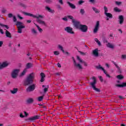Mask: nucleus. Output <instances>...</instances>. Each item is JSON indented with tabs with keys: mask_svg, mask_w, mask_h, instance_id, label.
<instances>
[{
	"mask_svg": "<svg viewBox=\"0 0 126 126\" xmlns=\"http://www.w3.org/2000/svg\"><path fill=\"white\" fill-rule=\"evenodd\" d=\"M0 26H1V27H5L6 28V29H9V27H8V26L6 25H4L3 24L0 23Z\"/></svg>",
	"mask_w": 126,
	"mask_h": 126,
	"instance_id": "32",
	"label": "nucleus"
},
{
	"mask_svg": "<svg viewBox=\"0 0 126 126\" xmlns=\"http://www.w3.org/2000/svg\"><path fill=\"white\" fill-rule=\"evenodd\" d=\"M34 78H35V73L32 72L30 73L25 80L24 85L25 86H29V85L33 84Z\"/></svg>",
	"mask_w": 126,
	"mask_h": 126,
	"instance_id": "2",
	"label": "nucleus"
},
{
	"mask_svg": "<svg viewBox=\"0 0 126 126\" xmlns=\"http://www.w3.org/2000/svg\"><path fill=\"white\" fill-rule=\"evenodd\" d=\"M13 20L14 22H16V21H17V19H16V17H15V16H13Z\"/></svg>",
	"mask_w": 126,
	"mask_h": 126,
	"instance_id": "51",
	"label": "nucleus"
},
{
	"mask_svg": "<svg viewBox=\"0 0 126 126\" xmlns=\"http://www.w3.org/2000/svg\"><path fill=\"white\" fill-rule=\"evenodd\" d=\"M82 63H84V65L85 66H87L88 65V64H87V63L85 62H83Z\"/></svg>",
	"mask_w": 126,
	"mask_h": 126,
	"instance_id": "57",
	"label": "nucleus"
},
{
	"mask_svg": "<svg viewBox=\"0 0 126 126\" xmlns=\"http://www.w3.org/2000/svg\"><path fill=\"white\" fill-rule=\"evenodd\" d=\"M82 3H84V1H83L82 0L79 1V2H78L79 4H82Z\"/></svg>",
	"mask_w": 126,
	"mask_h": 126,
	"instance_id": "52",
	"label": "nucleus"
},
{
	"mask_svg": "<svg viewBox=\"0 0 126 126\" xmlns=\"http://www.w3.org/2000/svg\"><path fill=\"white\" fill-rule=\"evenodd\" d=\"M0 32L1 33V34H2V35H3V34H4V32H3V30L1 29L0 27Z\"/></svg>",
	"mask_w": 126,
	"mask_h": 126,
	"instance_id": "54",
	"label": "nucleus"
},
{
	"mask_svg": "<svg viewBox=\"0 0 126 126\" xmlns=\"http://www.w3.org/2000/svg\"><path fill=\"white\" fill-rule=\"evenodd\" d=\"M45 9L48 11V12H50L51 13H55V10L51 9L49 6H46Z\"/></svg>",
	"mask_w": 126,
	"mask_h": 126,
	"instance_id": "20",
	"label": "nucleus"
},
{
	"mask_svg": "<svg viewBox=\"0 0 126 126\" xmlns=\"http://www.w3.org/2000/svg\"><path fill=\"white\" fill-rule=\"evenodd\" d=\"M99 50L98 48H96L93 51V55L94 57H99Z\"/></svg>",
	"mask_w": 126,
	"mask_h": 126,
	"instance_id": "13",
	"label": "nucleus"
},
{
	"mask_svg": "<svg viewBox=\"0 0 126 126\" xmlns=\"http://www.w3.org/2000/svg\"><path fill=\"white\" fill-rule=\"evenodd\" d=\"M38 119H40V116L38 115H36L32 118H29V120L30 121H35L36 120H38Z\"/></svg>",
	"mask_w": 126,
	"mask_h": 126,
	"instance_id": "19",
	"label": "nucleus"
},
{
	"mask_svg": "<svg viewBox=\"0 0 126 126\" xmlns=\"http://www.w3.org/2000/svg\"><path fill=\"white\" fill-rule=\"evenodd\" d=\"M113 64H114L115 66L117 68L118 71L119 73H122V69H121V67L118 65V64L114 61H112L111 62Z\"/></svg>",
	"mask_w": 126,
	"mask_h": 126,
	"instance_id": "12",
	"label": "nucleus"
},
{
	"mask_svg": "<svg viewBox=\"0 0 126 126\" xmlns=\"http://www.w3.org/2000/svg\"><path fill=\"white\" fill-rule=\"evenodd\" d=\"M99 27H100V22L97 21L96 23L94 29V33H97V32H98V30H99Z\"/></svg>",
	"mask_w": 126,
	"mask_h": 126,
	"instance_id": "11",
	"label": "nucleus"
},
{
	"mask_svg": "<svg viewBox=\"0 0 126 126\" xmlns=\"http://www.w3.org/2000/svg\"><path fill=\"white\" fill-rule=\"evenodd\" d=\"M40 82H44L45 81V78L46 77V75L43 72L40 73Z\"/></svg>",
	"mask_w": 126,
	"mask_h": 126,
	"instance_id": "15",
	"label": "nucleus"
},
{
	"mask_svg": "<svg viewBox=\"0 0 126 126\" xmlns=\"http://www.w3.org/2000/svg\"><path fill=\"white\" fill-rule=\"evenodd\" d=\"M5 35L8 38H11V33L7 30H6Z\"/></svg>",
	"mask_w": 126,
	"mask_h": 126,
	"instance_id": "24",
	"label": "nucleus"
},
{
	"mask_svg": "<svg viewBox=\"0 0 126 126\" xmlns=\"http://www.w3.org/2000/svg\"><path fill=\"white\" fill-rule=\"evenodd\" d=\"M104 14L108 18H113V15L111 13H106Z\"/></svg>",
	"mask_w": 126,
	"mask_h": 126,
	"instance_id": "25",
	"label": "nucleus"
},
{
	"mask_svg": "<svg viewBox=\"0 0 126 126\" xmlns=\"http://www.w3.org/2000/svg\"><path fill=\"white\" fill-rule=\"evenodd\" d=\"M46 2L47 3H52L53 0H45Z\"/></svg>",
	"mask_w": 126,
	"mask_h": 126,
	"instance_id": "47",
	"label": "nucleus"
},
{
	"mask_svg": "<svg viewBox=\"0 0 126 126\" xmlns=\"http://www.w3.org/2000/svg\"><path fill=\"white\" fill-rule=\"evenodd\" d=\"M98 78H99V80L101 81V82H102L103 79L102 77V76H98Z\"/></svg>",
	"mask_w": 126,
	"mask_h": 126,
	"instance_id": "50",
	"label": "nucleus"
},
{
	"mask_svg": "<svg viewBox=\"0 0 126 126\" xmlns=\"http://www.w3.org/2000/svg\"><path fill=\"white\" fill-rule=\"evenodd\" d=\"M83 33H86L88 31V27L86 25H81L80 29H79Z\"/></svg>",
	"mask_w": 126,
	"mask_h": 126,
	"instance_id": "7",
	"label": "nucleus"
},
{
	"mask_svg": "<svg viewBox=\"0 0 126 126\" xmlns=\"http://www.w3.org/2000/svg\"><path fill=\"white\" fill-rule=\"evenodd\" d=\"M72 59L73 60V64L76 68L79 69V70H81V69H83V67H82V65H81L80 63H76L75 59H74V57H72Z\"/></svg>",
	"mask_w": 126,
	"mask_h": 126,
	"instance_id": "5",
	"label": "nucleus"
},
{
	"mask_svg": "<svg viewBox=\"0 0 126 126\" xmlns=\"http://www.w3.org/2000/svg\"><path fill=\"white\" fill-rule=\"evenodd\" d=\"M43 99H44V96H40L38 97L37 100L38 102H41V101H43Z\"/></svg>",
	"mask_w": 126,
	"mask_h": 126,
	"instance_id": "35",
	"label": "nucleus"
},
{
	"mask_svg": "<svg viewBox=\"0 0 126 126\" xmlns=\"http://www.w3.org/2000/svg\"><path fill=\"white\" fill-rule=\"evenodd\" d=\"M17 17H18V18H19V19H21V20L23 19V17L20 16V15H19V14H18V15H17Z\"/></svg>",
	"mask_w": 126,
	"mask_h": 126,
	"instance_id": "58",
	"label": "nucleus"
},
{
	"mask_svg": "<svg viewBox=\"0 0 126 126\" xmlns=\"http://www.w3.org/2000/svg\"><path fill=\"white\" fill-rule=\"evenodd\" d=\"M102 40H103V43H108V40H107V39L105 37H103L102 38Z\"/></svg>",
	"mask_w": 126,
	"mask_h": 126,
	"instance_id": "46",
	"label": "nucleus"
},
{
	"mask_svg": "<svg viewBox=\"0 0 126 126\" xmlns=\"http://www.w3.org/2000/svg\"><path fill=\"white\" fill-rule=\"evenodd\" d=\"M27 104H33L34 103V99L32 98H29L26 100Z\"/></svg>",
	"mask_w": 126,
	"mask_h": 126,
	"instance_id": "16",
	"label": "nucleus"
},
{
	"mask_svg": "<svg viewBox=\"0 0 126 126\" xmlns=\"http://www.w3.org/2000/svg\"><path fill=\"white\" fill-rule=\"evenodd\" d=\"M107 47H108V48H110V49H114V45L110 43H108L107 44Z\"/></svg>",
	"mask_w": 126,
	"mask_h": 126,
	"instance_id": "31",
	"label": "nucleus"
},
{
	"mask_svg": "<svg viewBox=\"0 0 126 126\" xmlns=\"http://www.w3.org/2000/svg\"><path fill=\"white\" fill-rule=\"evenodd\" d=\"M91 79L93 80V82H91L90 83V85H91L93 90H94V91H96V92H100V89L96 88V86H95V84H96L97 82V81L96 80V78L93 76L91 78Z\"/></svg>",
	"mask_w": 126,
	"mask_h": 126,
	"instance_id": "3",
	"label": "nucleus"
},
{
	"mask_svg": "<svg viewBox=\"0 0 126 126\" xmlns=\"http://www.w3.org/2000/svg\"><path fill=\"white\" fill-rule=\"evenodd\" d=\"M27 72V68H25L21 74L20 75V76H23L25 75V73Z\"/></svg>",
	"mask_w": 126,
	"mask_h": 126,
	"instance_id": "29",
	"label": "nucleus"
},
{
	"mask_svg": "<svg viewBox=\"0 0 126 126\" xmlns=\"http://www.w3.org/2000/svg\"><path fill=\"white\" fill-rule=\"evenodd\" d=\"M1 64L2 68H4V67H6V66L9 64V63H7V62H3Z\"/></svg>",
	"mask_w": 126,
	"mask_h": 126,
	"instance_id": "21",
	"label": "nucleus"
},
{
	"mask_svg": "<svg viewBox=\"0 0 126 126\" xmlns=\"http://www.w3.org/2000/svg\"><path fill=\"white\" fill-rule=\"evenodd\" d=\"M59 2L61 4H63V0H59Z\"/></svg>",
	"mask_w": 126,
	"mask_h": 126,
	"instance_id": "60",
	"label": "nucleus"
},
{
	"mask_svg": "<svg viewBox=\"0 0 126 126\" xmlns=\"http://www.w3.org/2000/svg\"><path fill=\"white\" fill-rule=\"evenodd\" d=\"M115 3L116 4H117V5H120L122 4V2H121V1H117L115 2Z\"/></svg>",
	"mask_w": 126,
	"mask_h": 126,
	"instance_id": "49",
	"label": "nucleus"
},
{
	"mask_svg": "<svg viewBox=\"0 0 126 126\" xmlns=\"http://www.w3.org/2000/svg\"><path fill=\"white\" fill-rule=\"evenodd\" d=\"M118 19H119V24H120V25H123L124 21V16L119 15Z\"/></svg>",
	"mask_w": 126,
	"mask_h": 126,
	"instance_id": "14",
	"label": "nucleus"
},
{
	"mask_svg": "<svg viewBox=\"0 0 126 126\" xmlns=\"http://www.w3.org/2000/svg\"><path fill=\"white\" fill-rule=\"evenodd\" d=\"M19 5L21 6V7H23V8H24V9H26L27 8V6L26 5V4H25L23 3H20L19 4Z\"/></svg>",
	"mask_w": 126,
	"mask_h": 126,
	"instance_id": "28",
	"label": "nucleus"
},
{
	"mask_svg": "<svg viewBox=\"0 0 126 126\" xmlns=\"http://www.w3.org/2000/svg\"><path fill=\"white\" fill-rule=\"evenodd\" d=\"M121 59H122L123 60H126V54H123L121 55Z\"/></svg>",
	"mask_w": 126,
	"mask_h": 126,
	"instance_id": "39",
	"label": "nucleus"
},
{
	"mask_svg": "<svg viewBox=\"0 0 126 126\" xmlns=\"http://www.w3.org/2000/svg\"><path fill=\"white\" fill-rule=\"evenodd\" d=\"M64 31L69 33V34H74V32H73V29L70 27H66L64 28Z\"/></svg>",
	"mask_w": 126,
	"mask_h": 126,
	"instance_id": "10",
	"label": "nucleus"
},
{
	"mask_svg": "<svg viewBox=\"0 0 126 126\" xmlns=\"http://www.w3.org/2000/svg\"><path fill=\"white\" fill-rule=\"evenodd\" d=\"M14 16H13V14L12 13H9L8 14V17L9 18H11V17H13Z\"/></svg>",
	"mask_w": 126,
	"mask_h": 126,
	"instance_id": "44",
	"label": "nucleus"
},
{
	"mask_svg": "<svg viewBox=\"0 0 126 126\" xmlns=\"http://www.w3.org/2000/svg\"><path fill=\"white\" fill-rule=\"evenodd\" d=\"M58 48L63 52V53H64V50H63V46H62L61 45H59Z\"/></svg>",
	"mask_w": 126,
	"mask_h": 126,
	"instance_id": "38",
	"label": "nucleus"
},
{
	"mask_svg": "<svg viewBox=\"0 0 126 126\" xmlns=\"http://www.w3.org/2000/svg\"><path fill=\"white\" fill-rule=\"evenodd\" d=\"M24 114H25V116L26 117H27V116L29 115V114L28 113H27V112L26 111H24Z\"/></svg>",
	"mask_w": 126,
	"mask_h": 126,
	"instance_id": "62",
	"label": "nucleus"
},
{
	"mask_svg": "<svg viewBox=\"0 0 126 126\" xmlns=\"http://www.w3.org/2000/svg\"><path fill=\"white\" fill-rule=\"evenodd\" d=\"M104 14H106V13H108V8L105 6L104 7Z\"/></svg>",
	"mask_w": 126,
	"mask_h": 126,
	"instance_id": "41",
	"label": "nucleus"
},
{
	"mask_svg": "<svg viewBox=\"0 0 126 126\" xmlns=\"http://www.w3.org/2000/svg\"><path fill=\"white\" fill-rule=\"evenodd\" d=\"M32 34H37V31L34 28L32 29Z\"/></svg>",
	"mask_w": 126,
	"mask_h": 126,
	"instance_id": "43",
	"label": "nucleus"
},
{
	"mask_svg": "<svg viewBox=\"0 0 126 126\" xmlns=\"http://www.w3.org/2000/svg\"><path fill=\"white\" fill-rule=\"evenodd\" d=\"M19 69H14L11 74V77L13 79H15L16 78V77H17V76H18V74L19 73Z\"/></svg>",
	"mask_w": 126,
	"mask_h": 126,
	"instance_id": "6",
	"label": "nucleus"
},
{
	"mask_svg": "<svg viewBox=\"0 0 126 126\" xmlns=\"http://www.w3.org/2000/svg\"><path fill=\"white\" fill-rule=\"evenodd\" d=\"M36 26L39 31V32H40V33H42V32H43V29H42L41 28H40V27H39V26L36 25Z\"/></svg>",
	"mask_w": 126,
	"mask_h": 126,
	"instance_id": "34",
	"label": "nucleus"
},
{
	"mask_svg": "<svg viewBox=\"0 0 126 126\" xmlns=\"http://www.w3.org/2000/svg\"><path fill=\"white\" fill-rule=\"evenodd\" d=\"M77 60L78 61H79V63H83L84 61H82V60L81 59V58H80V57L79 56H77Z\"/></svg>",
	"mask_w": 126,
	"mask_h": 126,
	"instance_id": "33",
	"label": "nucleus"
},
{
	"mask_svg": "<svg viewBox=\"0 0 126 126\" xmlns=\"http://www.w3.org/2000/svg\"><path fill=\"white\" fill-rule=\"evenodd\" d=\"M20 118H24V115H23V114L22 113H21L20 114Z\"/></svg>",
	"mask_w": 126,
	"mask_h": 126,
	"instance_id": "63",
	"label": "nucleus"
},
{
	"mask_svg": "<svg viewBox=\"0 0 126 126\" xmlns=\"http://www.w3.org/2000/svg\"><path fill=\"white\" fill-rule=\"evenodd\" d=\"M102 71H103L104 74H107V71H106V70H105V69H103V70H102Z\"/></svg>",
	"mask_w": 126,
	"mask_h": 126,
	"instance_id": "64",
	"label": "nucleus"
},
{
	"mask_svg": "<svg viewBox=\"0 0 126 126\" xmlns=\"http://www.w3.org/2000/svg\"><path fill=\"white\" fill-rule=\"evenodd\" d=\"M116 87H120L124 88V87H126V82H123L122 84H116L115 85Z\"/></svg>",
	"mask_w": 126,
	"mask_h": 126,
	"instance_id": "18",
	"label": "nucleus"
},
{
	"mask_svg": "<svg viewBox=\"0 0 126 126\" xmlns=\"http://www.w3.org/2000/svg\"><path fill=\"white\" fill-rule=\"evenodd\" d=\"M18 28V33L21 34L22 33V29L25 28V26H23V23L17 21L16 24Z\"/></svg>",
	"mask_w": 126,
	"mask_h": 126,
	"instance_id": "4",
	"label": "nucleus"
},
{
	"mask_svg": "<svg viewBox=\"0 0 126 126\" xmlns=\"http://www.w3.org/2000/svg\"><path fill=\"white\" fill-rule=\"evenodd\" d=\"M117 78L119 79V80H122V79H124V77L122 74H120L117 76Z\"/></svg>",
	"mask_w": 126,
	"mask_h": 126,
	"instance_id": "26",
	"label": "nucleus"
},
{
	"mask_svg": "<svg viewBox=\"0 0 126 126\" xmlns=\"http://www.w3.org/2000/svg\"><path fill=\"white\" fill-rule=\"evenodd\" d=\"M23 13L25 14V15H27V16H32L33 18H36L37 22L40 24L41 25H43L44 26H47V24H46V22L44 21H42V20L40 19V18H43V16L41 15H39L38 16H37L33 14H31L30 13H27L25 12H23Z\"/></svg>",
	"mask_w": 126,
	"mask_h": 126,
	"instance_id": "1",
	"label": "nucleus"
},
{
	"mask_svg": "<svg viewBox=\"0 0 126 126\" xmlns=\"http://www.w3.org/2000/svg\"><path fill=\"white\" fill-rule=\"evenodd\" d=\"M54 54L56 56H58L60 54V52H59V51H54Z\"/></svg>",
	"mask_w": 126,
	"mask_h": 126,
	"instance_id": "48",
	"label": "nucleus"
},
{
	"mask_svg": "<svg viewBox=\"0 0 126 126\" xmlns=\"http://www.w3.org/2000/svg\"><path fill=\"white\" fill-rule=\"evenodd\" d=\"M93 10L94 11L95 13H100V10L96 8L93 7Z\"/></svg>",
	"mask_w": 126,
	"mask_h": 126,
	"instance_id": "30",
	"label": "nucleus"
},
{
	"mask_svg": "<svg viewBox=\"0 0 126 126\" xmlns=\"http://www.w3.org/2000/svg\"><path fill=\"white\" fill-rule=\"evenodd\" d=\"M36 87V85L32 84L29 85V87L26 89L27 92H32V91H34L35 90V88Z\"/></svg>",
	"mask_w": 126,
	"mask_h": 126,
	"instance_id": "8",
	"label": "nucleus"
},
{
	"mask_svg": "<svg viewBox=\"0 0 126 126\" xmlns=\"http://www.w3.org/2000/svg\"><path fill=\"white\" fill-rule=\"evenodd\" d=\"M80 13H81L82 15H84V13H85V10L84 9H81L80 10Z\"/></svg>",
	"mask_w": 126,
	"mask_h": 126,
	"instance_id": "37",
	"label": "nucleus"
},
{
	"mask_svg": "<svg viewBox=\"0 0 126 126\" xmlns=\"http://www.w3.org/2000/svg\"><path fill=\"white\" fill-rule=\"evenodd\" d=\"M17 91H18V89L14 88L13 90L10 91V92L12 94H16V93H17Z\"/></svg>",
	"mask_w": 126,
	"mask_h": 126,
	"instance_id": "23",
	"label": "nucleus"
},
{
	"mask_svg": "<svg viewBox=\"0 0 126 126\" xmlns=\"http://www.w3.org/2000/svg\"><path fill=\"white\" fill-rule=\"evenodd\" d=\"M62 19L64 21H67V17H64V18H63Z\"/></svg>",
	"mask_w": 126,
	"mask_h": 126,
	"instance_id": "56",
	"label": "nucleus"
},
{
	"mask_svg": "<svg viewBox=\"0 0 126 126\" xmlns=\"http://www.w3.org/2000/svg\"><path fill=\"white\" fill-rule=\"evenodd\" d=\"M67 18H69V19H71V20H72V22H73V20H75L73 18V16H70V15H68V16H67Z\"/></svg>",
	"mask_w": 126,
	"mask_h": 126,
	"instance_id": "36",
	"label": "nucleus"
},
{
	"mask_svg": "<svg viewBox=\"0 0 126 126\" xmlns=\"http://www.w3.org/2000/svg\"><path fill=\"white\" fill-rule=\"evenodd\" d=\"M89 2L93 3V4H95L96 3V0H89Z\"/></svg>",
	"mask_w": 126,
	"mask_h": 126,
	"instance_id": "42",
	"label": "nucleus"
},
{
	"mask_svg": "<svg viewBox=\"0 0 126 126\" xmlns=\"http://www.w3.org/2000/svg\"><path fill=\"white\" fill-rule=\"evenodd\" d=\"M67 3L69 7H70V8H72V9H75L76 8V6H75L74 4L70 3L69 1H67Z\"/></svg>",
	"mask_w": 126,
	"mask_h": 126,
	"instance_id": "17",
	"label": "nucleus"
},
{
	"mask_svg": "<svg viewBox=\"0 0 126 126\" xmlns=\"http://www.w3.org/2000/svg\"><path fill=\"white\" fill-rule=\"evenodd\" d=\"M7 10L5 9H3L1 11L2 13L4 14L6 12Z\"/></svg>",
	"mask_w": 126,
	"mask_h": 126,
	"instance_id": "55",
	"label": "nucleus"
},
{
	"mask_svg": "<svg viewBox=\"0 0 126 126\" xmlns=\"http://www.w3.org/2000/svg\"><path fill=\"white\" fill-rule=\"evenodd\" d=\"M95 68H96V69H98V70L100 69L101 70H104V68L103 67H102L100 64H99L98 65L96 66Z\"/></svg>",
	"mask_w": 126,
	"mask_h": 126,
	"instance_id": "27",
	"label": "nucleus"
},
{
	"mask_svg": "<svg viewBox=\"0 0 126 126\" xmlns=\"http://www.w3.org/2000/svg\"><path fill=\"white\" fill-rule=\"evenodd\" d=\"M72 23L76 29H79L80 28V26H81V24H80V22L73 20Z\"/></svg>",
	"mask_w": 126,
	"mask_h": 126,
	"instance_id": "9",
	"label": "nucleus"
},
{
	"mask_svg": "<svg viewBox=\"0 0 126 126\" xmlns=\"http://www.w3.org/2000/svg\"><path fill=\"white\" fill-rule=\"evenodd\" d=\"M114 10L115 11H116V12H121V11H122V10L118 8V7H115L114 8Z\"/></svg>",
	"mask_w": 126,
	"mask_h": 126,
	"instance_id": "40",
	"label": "nucleus"
},
{
	"mask_svg": "<svg viewBox=\"0 0 126 126\" xmlns=\"http://www.w3.org/2000/svg\"><path fill=\"white\" fill-rule=\"evenodd\" d=\"M55 75H58V76H60V75L61 74V73L60 72H58L57 73H55Z\"/></svg>",
	"mask_w": 126,
	"mask_h": 126,
	"instance_id": "59",
	"label": "nucleus"
},
{
	"mask_svg": "<svg viewBox=\"0 0 126 126\" xmlns=\"http://www.w3.org/2000/svg\"><path fill=\"white\" fill-rule=\"evenodd\" d=\"M32 66H33V64H32V63H28L26 64V68H27V69H29V68H31V67H32Z\"/></svg>",
	"mask_w": 126,
	"mask_h": 126,
	"instance_id": "22",
	"label": "nucleus"
},
{
	"mask_svg": "<svg viewBox=\"0 0 126 126\" xmlns=\"http://www.w3.org/2000/svg\"><path fill=\"white\" fill-rule=\"evenodd\" d=\"M78 52L80 53V55H82V56H85V55H86V53L82 52L81 51H78Z\"/></svg>",
	"mask_w": 126,
	"mask_h": 126,
	"instance_id": "45",
	"label": "nucleus"
},
{
	"mask_svg": "<svg viewBox=\"0 0 126 126\" xmlns=\"http://www.w3.org/2000/svg\"><path fill=\"white\" fill-rule=\"evenodd\" d=\"M43 91L44 93H46L47 92H48V88H45Z\"/></svg>",
	"mask_w": 126,
	"mask_h": 126,
	"instance_id": "53",
	"label": "nucleus"
},
{
	"mask_svg": "<svg viewBox=\"0 0 126 126\" xmlns=\"http://www.w3.org/2000/svg\"><path fill=\"white\" fill-rule=\"evenodd\" d=\"M2 45H3V41H0V47H1V46H2Z\"/></svg>",
	"mask_w": 126,
	"mask_h": 126,
	"instance_id": "61",
	"label": "nucleus"
}]
</instances>
